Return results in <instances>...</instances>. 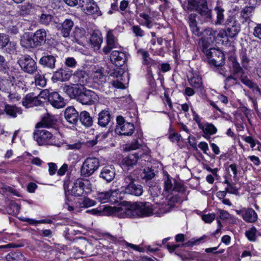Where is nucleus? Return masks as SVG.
I'll use <instances>...</instances> for the list:
<instances>
[{
    "label": "nucleus",
    "instance_id": "nucleus-1",
    "mask_svg": "<svg viewBox=\"0 0 261 261\" xmlns=\"http://www.w3.org/2000/svg\"><path fill=\"white\" fill-rule=\"evenodd\" d=\"M166 205H153L149 202L135 203L129 207L105 206L102 211H106L110 215H114L119 218L145 217L155 215L161 217L169 210Z\"/></svg>",
    "mask_w": 261,
    "mask_h": 261
},
{
    "label": "nucleus",
    "instance_id": "nucleus-2",
    "mask_svg": "<svg viewBox=\"0 0 261 261\" xmlns=\"http://www.w3.org/2000/svg\"><path fill=\"white\" fill-rule=\"evenodd\" d=\"M135 178L131 173L124 176L123 186L121 187V192L124 194L141 196L143 192V187L141 185L135 183Z\"/></svg>",
    "mask_w": 261,
    "mask_h": 261
},
{
    "label": "nucleus",
    "instance_id": "nucleus-3",
    "mask_svg": "<svg viewBox=\"0 0 261 261\" xmlns=\"http://www.w3.org/2000/svg\"><path fill=\"white\" fill-rule=\"evenodd\" d=\"M70 191L74 196H85L92 192V186L88 179L77 178L72 184Z\"/></svg>",
    "mask_w": 261,
    "mask_h": 261
},
{
    "label": "nucleus",
    "instance_id": "nucleus-4",
    "mask_svg": "<svg viewBox=\"0 0 261 261\" xmlns=\"http://www.w3.org/2000/svg\"><path fill=\"white\" fill-rule=\"evenodd\" d=\"M46 40V32L43 29L37 30L32 37L21 40L23 45L28 48H33L44 44Z\"/></svg>",
    "mask_w": 261,
    "mask_h": 261
},
{
    "label": "nucleus",
    "instance_id": "nucleus-5",
    "mask_svg": "<svg viewBox=\"0 0 261 261\" xmlns=\"http://www.w3.org/2000/svg\"><path fill=\"white\" fill-rule=\"evenodd\" d=\"M207 57L210 64L216 67L222 66L225 62V56L221 50L215 48L205 49L204 53Z\"/></svg>",
    "mask_w": 261,
    "mask_h": 261
},
{
    "label": "nucleus",
    "instance_id": "nucleus-6",
    "mask_svg": "<svg viewBox=\"0 0 261 261\" xmlns=\"http://www.w3.org/2000/svg\"><path fill=\"white\" fill-rule=\"evenodd\" d=\"M197 17L200 23H203L211 20L212 18V11L208 8L206 0H198L197 1Z\"/></svg>",
    "mask_w": 261,
    "mask_h": 261
},
{
    "label": "nucleus",
    "instance_id": "nucleus-7",
    "mask_svg": "<svg viewBox=\"0 0 261 261\" xmlns=\"http://www.w3.org/2000/svg\"><path fill=\"white\" fill-rule=\"evenodd\" d=\"M198 31L197 28V35H202L199 41V45L203 53H205V49L208 48L211 44L214 41L217 32L213 31L210 28L205 29L204 32L200 34L198 32Z\"/></svg>",
    "mask_w": 261,
    "mask_h": 261
},
{
    "label": "nucleus",
    "instance_id": "nucleus-8",
    "mask_svg": "<svg viewBox=\"0 0 261 261\" xmlns=\"http://www.w3.org/2000/svg\"><path fill=\"white\" fill-rule=\"evenodd\" d=\"M109 77L116 79L112 82V85L116 88H125V77L127 76V74L122 69L116 68L109 72Z\"/></svg>",
    "mask_w": 261,
    "mask_h": 261
},
{
    "label": "nucleus",
    "instance_id": "nucleus-9",
    "mask_svg": "<svg viewBox=\"0 0 261 261\" xmlns=\"http://www.w3.org/2000/svg\"><path fill=\"white\" fill-rule=\"evenodd\" d=\"M116 121V132L117 134L125 136H130L133 134L135 127L133 123L125 122L121 116L117 117Z\"/></svg>",
    "mask_w": 261,
    "mask_h": 261
},
{
    "label": "nucleus",
    "instance_id": "nucleus-10",
    "mask_svg": "<svg viewBox=\"0 0 261 261\" xmlns=\"http://www.w3.org/2000/svg\"><path fill=\"white\" fill-rule=\"evenodd\" d=\"M21 69L26 73L33 74L37 71V66L35 60L29 55H24L18 60Z\"/></svg>",
    "mask_w": 261,
    "mask_h": 261
},
{
    "label": "nucleus",
    "instance_id": "nucleus-11",
    "mask_svg": "<svg viewBox=\"0 0 261 261\" xmlns=\"http://www.w3.org/2000/svg\"><path fill=\"white\" fill-rule=\"evenodd\" d=\"M98 99L99 97L94 91L82 89L77 100L83 105H92L98 102Z\"/></svg>",
    "mask_w": 261,
    "mask_h": 261
},
{
    "label": "nucleus",
    "instance_id": "nucleus-12",
    "mask_svg": "<svg viewBox=\"0 0 261 261\" xmlns=\"http://www.w3.org/2000/svg\"><path fill=\"white\" fill-rule=\"evenodd\" d=\"M99 162L96 158H87L81 168L82 174L85 176L91 175L99 167Z\"/></svg>",
    "mask_w": 261,
    "mask_h": 261
},
{
    "label": "nucleus",
    "instance_id": "nucleus-13",
    "mask_svg": "<svg viewBox=\"0 0 261 261\" xmlns=\"http://www.w3.org/2000/svg\"><path fill=\"white\" fill-rule=\"evenodd\" d=\"M79 6L87 14L97 16L101 15L99 8L93 0H79Z\"/></svg>",
    "mask_w": 261,
    "mask_h": 261
},
{
    "label": "nucleus",
    "instance_id": "nucleus-14",
    "mask_svg": "<svg viewBox=\"0 0 261 261\" xmlns=\"http://www.w3.org/2000/svg\"><path fill=\"white\" fill-rule=\"evenodd\" d=\"M149 157L147 154H145L141 151L135 152L133 154H130L125 158L122 161V164L124 167H126L127 169L135 165L138 161H146V159Z\"/></svg>",
    "mask_w": 261,
    "mask_h": 261
},
{
    "label": "nucleus",
    "instance_id": "nucleus-15",
    "mask_svg": "<svg viewBox=\"0 0 261 261\" xmlns=\"http://www.w3.org/2000/svg\"><path fill=\"white\" fill-rule=\"evenodd\" d=\"M224 25L226 28L228 36L231 38L237 36L241 30L240 23L231 16L227 18Z\"/></svg>",
    "mask_w": 261,
    "mask_h": 261
},
{
    "label": "nucleus",
    "instance_id": "nucleus-16",
    "mask_svg": "<svg viewBox=\"0 0 261 261\" xmlns=\"http://www.w3.org/2000/svg\"><path fill=\"white\" fill-rule=\"evenodd\" d=\"M236 212L241 216L243 219L247 223H254L257 220V214L252 208L244 207L240 210H236Z\"/></svg>",
    "mask_w": 261,
    "mask_h": 261
},
{
    "label": "nucleus",
    "instance_id": "nucleus-17",
    "mask_svg": "<svg viewBox=\"0 0 261 261\" xmlns=\"http://www.w3.org/2000/svg\"><path fill=\"white\" fill-rule=\"evenodd\" d=\"M103 72L104 68L100 66L96 65L92 67L91 75L94 83L102 85L106 82V76Z\"/></svg>",
    "mask_w": 261,
    "mask_h": 261
},
{
    "label": "nucleus",
    "instance_id": "nucleus-18",
    "mask_svg": "<svg viewBox=\"0 0 261 261\" xmlns=\"http://www.w3.org/2000/svg\"><path fill=\"white\" fill-rule=\"evenodd\" d=\"M52 137V134L45 129H38L34 133V138L39 145L46 144Z\"/></svg>",
    "mask_w": 261,
    "mask_h": 261
},
{
    "label": "nucleus",
    "instance_id": "nucleus-19",
    "mask_svg": "<svg viewBox=\"0 0 261 261\" xmlns=\"http://www.w3.org/2000/svg\"><path fill=\"white\" fill-rule=\"evenodd\" d=\"M114 30H109L107 35V45L103 48V51L105 54H109L113 48L119 46L117 37L115 36Z\"/></svg>",
    "mask_w": 261,
    "mask_h": 261
},
{
    "label": "nucleus",
    "instance_id": "nucleus-20",
    "mask_svg": "<svg viewBox=\"0 0 261 261\" xmlns=\"http://www.w3.org/2000/svg\"><path fill=\"white\" fill-rule=\"evenodd\" d=\"M133 174L137 175L138 178L149 180L155 176L154 170L150 167H145L143 169H136L134 171Z\"/></svg>",
    "mask_w": 261,
    "mask_h": 261
},
{
    "label": "nucleus",
    "instance_id": "nucleus-21",
    "mask_svg": "<svg viewBox=\"0 0 261 261\" xmlns=\"http://www.w3.org/2000/svg\"><path fill=\"white\" fill-rule=\"evenodd\" d=\"M73 25L74 23L71 19H66L58 27V30L63 37L66 38L69 36Z\"/></svg>",
    "mask_w": 261,
    "mask_h": 261
},
{
    "label": "nucleus",
    "instance_id": "nucleus-22",
    "mask_svg": "<svg viewBox=\"0 0 261 261\" xmlns=\"http://www.w3.org/2000/svg\"><path fill=\"white\" fill-rule=\"evenodd\" d=\"M199 128L204 134L203 136L206 138L208 136L215 134L217 132V128L212 124L207 122L202 123L197 120Z\"/></svg>",
    "mask_w": 261,
    "mask_h": 261
},
{
    "label": "nucleus",
    "instance_id": "nucleus-23",
    "mask_svg": "<svg viewBox=\"0 0 261 261\" xmlns=\"http://www.w3.org/2000/svg\"><path fill=\"white\" fill-rule=\"evenodd\" d=\"M64 116L66 120L70 124H76L78 122L79 115L73 107L66 108L64 112Z\"/></svg>",
    "mask_w": 261,
    "mask_h": 261
},
{
    "label": "nucleus",
    "instance_id": "nucleus-24",
    "mask_svg": "<svg viewBox=\"0 0 261 261\" xmlns=\"http://www.w3.org/2000/svg\"><path fill=\"white\" fill-rule=\"evenodd\" d=\"M82 89L83 87L82 86L76 84L66 85L63 87V91L70 98H77Z\"/></svg>",
    "mask_w": 261,
    "mask_h": 261
},
{
    "label": "nucleus",
    "instance_id": "nucleus-25",
    "mask_svg": "<svg viewBox=\"0 0 261 261\" xmlns=\"http://www.w3.org/2000/svg\"><path fill=\"white\" fill-rule=\"evenodd\" d=\"M110 59L116 66H121L125 62V54L122 51L114 50L111 54Z\"/></svg>",
    "mask_w": 261,
    "mask_h": 261
},
{
    "label": "nucleus",
    "instance_id": "nucleus-26",
    "mask_svg": "<svg viewBox=\"0 0 261 261\" xmlns=\"http://www.w3.org/2000/svg\"><path fill=\"white\" fill-rule=\"evenodd\" d=\"M100 176L108 182L113 180L115 176V170L114 166L109 165L104 167L100 172Z\"/></svg>",
    "mask_w": 261,
    "mask_h": 261
},
{
    "label": "nucleus",
    "instance_id": "nucleus-27",
    "mask_svg": "<svg viewBox=\"0 0 261 261\" xmlns=\"http://www.w3.org/2000/svg\"><path fill=\"white\" fill-rule=\"evenodd\" d=\"M72 36L77 43L82 44L87 40L88 33L84 29L76 27L72 33Z\"/></svg>",
    "mask_w": 261,
    "mask_h": 261
},
{
    "label": "nucleus",
    "instance_id": "nucleus-28",
    "mask_svg": "<svg viewBox=\"0 0 261 261\" xmlns=\"http://www.w3.org/2000/svg\"><path fill=\"white\" fill-rule=\"evenodd\" d=\"M49 101L54 107L57 109L62 108L65 106L63 98L56 92L51 93Z\"/></svg>",
    "mask_w": 261,
    "mask_h": 261
},
{
    "label": "nucleus",
    "instance_id": "nucleus-29",
    "mask_svg": "<svg viewBox=\"0 0 261 261\" xmlns=\"http://www.w3.org/2000/svg\"><path fill=\"white\" fill-rule=\"evenodd\" d=\"M56 123V119L55 116L47 113L42 118L41 121L37 124L36 127L38 128H40L42 126L46 127H51Z\"/></svg>",
    "mask_w": 261,
    "mask_h": 261
},
{
    "label": "nucleus",
    "instance_id": "nucleus-30",
    "mask_svg": "<svg viewBox=\"0 0 261 261\" xmlns=\"http://www.w3.org/2000/svg\"><path fill=\"white\" fill-rule=\"evenodd\" d=\"M73 78L76 84L82 87L87 83L88 74L84 70H77L73 75Z\"/></svg>",
    "mask_w": 261,
    "mask_h": 261
},
{
    "label": "nucleus",
    "instance_id": "nucleus-31",
    "mask_svg": "<svg viewBox=\"0 0 261 261\" xmlns=\"http://www.w3.org/2000/svg\"><path fill=\"white\" fill-rule=\"evenodd\" d=\"M111 120V116L108 111H102L98 115V124L101 127H106Z\"/></svg>",
    "mask_w": 261,
    "mask_h": 261
},
{
    "label": "nucleus",
    "instance_id": "nucleus-32",
    "mask_svg": "<svg viewBox=\"0 0 261 261\" xmlns=\"http://www.w3.org/2000/svg\"><path fill=\"white\" fill-rule=\"evenodd\" d=\"M56 62L55 57L52 55H46L43 56L40 59L39 63L44 67L54 69L55 67Z\"/></svg>",
    "mask_w": 261,
    "mask_h": 261
},
{
    "label": "nucleus",
    "instance_id": "nucleus-33",
    "mask_svg": "<svg viewBox=\"0 0 261 261\" xmlns=\"http://www.w3.org/2000/svg\"><path fill=\"white\" fill-rule=\"evenodd\" d=\"M233 75H230L226 77V81L229 82L230 80L237 81V77H236L237 75H242L243 73V70L240 66V64L235 60L232 61V63Z\"/></svg>",
    "mask_w": 261,
    "mask_h": 261
},
{
    "label": "nucleus",
    "instance_id": "nucleus-34",
    "mask_svg": "<svg viewBox=\"0 0 261 261\" xmlns=\"http://www.w3.org/2000/svg\"><path fill=\"white\" fill-rule=\"evenodd\" d=\"M90 42L94 50H98L102 42V38L99 33L94 32L90 38Z\"/></svg>",
    "mask_w": 261,
    "mask_h": 261
},
{
    "label": "nucleus",
    "instance_id": "nucleus-35",
    "mask_svg": "<svg viewBox=\"0 0 261 261\" xmlns=\"http://www.w3.org/2000/svg\"><path fill=\"white\" fill-rule=\"evenodd\" d=\"M79 120L83 125L86 127L91 126L93 122L92 117L87 111H83L80 113Z\"/></svg>",
    "mask_w": 261,
    "mask_h": 261
},
{
    "label": "nucleus",
    "instance_id": "nucleus-36",
    "mask_svg": "<svg viewBox=\"0 0 261 261\" xmlns=\"http://www.w3.org/2000/svg\"><path fill=\"white\" fill-rule=\"evenodd\" d=\"M4 111L7 115L13 118L16 117L18 114L20 115L22 113L20 108L9 105H5Z\"/></svg>",
    "mask_w": 261,
    "mask_h": 261
},
{
    "label": "nucleus",
    "instance_id": "nucleus-37",
    "mask_svg": "<svg viewBox=\"0 0 261 261\" xmlns=\"http://www.w3.org/2000/svg\"><path fill=\"white\" fill-rule=\"evenodd\" d=\"M71 73L63 69H60L54 73L53 78L57 81H65L69 80Z\"/></svg>",
    "mask_w": 261,
    "mask_h": 261
},
{
    "label": "nucleus",
    "instance_id": "nucleus-38",
    "mask_svg": "<svg viewBox=\"0 0 261 261\" xmlns=\"http://www.w3.org/2000/svg\"><path fill=\"white\" fill-rule=\"evenodd\" d=\"M253 11V7H246L241 10L240 18L242 19V22L243 23L250 20V17L252 16Z\"/></svg>",
    "mask_w": 261,
    "mask_h": 261
},
{
    "label": "nucleus",
    "instance_id": "nucleus-39",
    "mask_svg": "<svg viewBox=\"0 0 261 261\" xmlns=\"http://www.w3.org/2000/svg\"><path fill=\"white\" fill-rule=\"evenodd\" d=\"M138 54L142 56L143 59L142 63L144 65H152L155 64V61L149 57V54L148 51L143 49H139L138 51Z\"/></svg>",
    "mask_w": 261,
    "mask_h": 261
},
{
    "label": "nucleus",
    "instance_id": "nucleus-40",
    "mask_svg": "<svg viewBox=\"0 0 261 261\" xmlns=\"http://www.w3.org/2000/svg\"><path fill=\"white\" fill-rule=\"evenodd\" d=\"M215 11L217 14V20L216 21V24L224 25V9L220 7L217 6L215 8Z\"/></svg>",
    "mask_w": 261,
    "mask_h": 261
},
{
    "label": "nucleus",
    "instance_id": "nucleus-41",
    "mask_svg": "<svg viewBox=\"0 0 261 261\" xmlns=\"http://www.w3.org/2000/svg\"><path fill=\"white\" fill-rule=\"evenodd\" d=\"M13 85L11 81L8 80H2L0 81V90L9 94L11 91V88Z\"/></svg>",
    "mask_w": 261,
    "mask_h": 261
},
{
    "label": "nucleus",
    "instance_id": "nucleus-42",
    "mask_svg": "<svg viewBox=\"0 0 261 261\" xmlns=\"http://www.w3.org/2000/svg\"><path fill=\"white\" fill-rule=\"evenodd\" d=\"M241 81L242 83H243L244 85H245L249 88L253 89V90L260 93V91L258 87L256 85V84L254 83L247 76H244L242 75H241Z\"/></svg>",
    "mask_w": 261,
    "mask_h": 261
},
{
    "label": "nucleus",
    "instance_id": "nucleus-43",
    "mask_svg": "<svg viewBox=\"0 0 261 261\" xmlns=\"http://www.w3.org/2000/svg\"><path fill=\"white\" fill-rule=\"evenodd\" d=\"M113 192L111 191L99 192L97 194L96 197L99 202L105 203L108 201L109 198L112 196Z\"/></svg>",
    "mask_w": 261,
    "mask_h": 261
},
{
    "label": "nucleus",
    "instance_id": "nucleus-44",
    "mask_svg": "<svg viewBox=\"0 0 261 261\" xmlns=\"http://www.w3.org/2000/svg\"><path fill=\"white\" fill-rule=\"evenodd\" d=\"M34 95V93L28 94L22 101V105L26 108L32 107Z\"/></svg>",
    "mask_w": 261,
    "mask_h": 261
},
{
    "label": "nucleus",
    "instance_id": "nucleus-45",
    "mask_svg": "<svg viewBox=\"0 0 261 261\" xmlns=\"http://www.w3.org/2000/svg\"><path fill=\"white\" fill-rule=\"evenodd\" d=\"M54 19L53 16L50 14H42L40 16V22L45 25H49Z\"/></svg>",
    "mask_w": 261,
    "mask_h": 261
},
{
    "label": "nucleus",
    "instance_id": "nucleus-46",
    "mask_svg": "<svg viewBox=\"0 0 261 261\" xmlns=\"http://www.w3.org/2000/svg\"><path fill=\"white\" fill-rule=\"evenodd\" d=\"M35 83L37 86H39L40 87H44L46 84V80L44 78V76L43 74L38 72L36 74L35 76Z\"/></svg>",
    "mask_w": 261,
    "mask_h": 261
},
{
    "label": "nucleus",
    "instance_id": "nucleus-47",
    "mask_svg": "<svg viewBox=\"0 0 261 261\" xmlns=\"http://www.w3.org/2000/svg\"><path fill=\"white\" fill-rule=\"evenodd\" d=\"M256 231L257 230L256 228L255 227H252L245 232V235L249 241L254 242L256 240Z\"/></svg>",
    "mask_w": 261,
    "mask_h": 261
},
{
    "label": "nucleus",
    "instance_id": "nucleus-48",
    "mask_svg": "<svg viewBox=\"0 0 261 261\" xmlns=\"http://www.w3.org/2000/svg\"><path fill=\"white\" fill-rule=\"evenodd\" d=\"M172 181L173 179L168 176L164 181L165 190L168 193L171 192L174 190V182H172Z\"/></svg>",
    "mask_w": 261,
    "mask_h": 261
},
{
    "label": "nucleus",
    "instance_id": "nucleus-49",
    "mask_svg": "<svg viewBox=\"0 0 261 261\" xmlns=\"http://www.w3.org/2000/svg\"><path fill=\"white\" fill-rule=\"evenodd\" d=\"M10 39L8 35L0 33V48H4L7 46L9 43Z\"/></svg>",
    "mask_w": 261,
    "mask_h": 261
},
{
    "label": "nucleus",
    "instance_id": "nucleus-50",
    "mask_svg": "<svg viewBox=\"0 0 261 261\" xmlns=\"http://www.w3.org/2000/svg\"><path fill=\"white\" fill-rule=\"evenodd\" d=\"M189 24L193 33L196 31V14L192 13L189 16Z\"/></svg>",
    "mask_w": 261,
    "mask_h": 261
},
{
    "label": "nucleus",
    "instance_id": "nucleus-51",
    "mask_svg": "<svg viewBox=\"0 0 261 261\" xmlns=\"http://www.w3.org/2000/svg\"><path fill=\"white\" fill-rule=\"evenodd\" d=\"M33 9L32 5L29 4L22 6L19 13L20 15L25 16L33 12Z\"/></svg>",
    "mask_w": 261,
    "mask_h": 261
},
{
    "label": "nucleus",
    "instance_id": "nucleus-52",
    "mask_svg": "<svg viewBox=\"0 0 261 261\" xmlns=\"http://www.w3.org/2000/svg\"><path fill=\"white\" fill-rule=\"evenodd\" d=\"M149 191L152 197H158L161 194V188L158 186L150 187Z\"/></svg>",
    "mask_w": 261,
    "mask_h": 261
},
{
    "label": "nucleus",
    "instance_id": "nucleus-53",
    "mask_svg": "<svg viewBox=\"0 0 261 261\" xmlns=\"http://www.w3.org/2000/svg\"><path fill=\"white\" fill-rule=\"evenodd\" d=\"M201 96H204L205 93V90L202 86L201 77L197 75V92Z\"/></svg>",
    "mask_w": 261,
    "mask_h": 261
},
{
    "label": "nucleus",
    "instance_id": "nucleus-54",
    "mask_svg": "<svg viewBox=\"0 0 261 261\" xmlns=\"http://www.w3.org/2000/svg\"><path fill=\"white\" fill-rule=\"evenodd\" d=\"M216 218V215L214 213L201 215L202 220L205 223H211Z\"/></svg>",
    "mask_w": 261,
    "mask_h": 261
},
{
    "label": "nucleus",
    "instance_id": "nucleus-55",
    "mask_svg": "<svg viewBox=\"0 0 261 261\" xmlns=\"http://www.w3.org/2000/svg\"><path fill=\"white\" fill-rule=\"evenodd\" d=\"M21 254L18 252H11L6 256L7 261H18L19 256Z\"/></svg>",
    "mask_w": 261,
    "mask_h": 261
},
{
    "label": "nucleus",
    "instance_id": "nucleus-56",
    "mask_svg": "<svg viewBox=\"0 0 261 261\" xmlns=\"http://www.w3.org/2000/svg\"><path fill=\"white\" fill-rule=\"evenodd\" d=\"M174 182V190L173 191L184 192L185 191V188L184 186L179 182L176 181L175 179H173Z\"/></svg>",
    "mask_w": 261,
    "mask_h": 261
},
{
    "label": "nucleus",
    "instance_id": "nucleus-57",
    "mask_svg": "<svg viewBox=\"0 0 261 261\" xmlns=\"http://www.w3.org/2000/svg\"><path fill=\"white\" fill-rule=\"evenodd\" d=\"M132 31L136 36L142 37L144 35V32L139 25L133 26Z\"/></svg>",
    "mask_w": 261,
    "mask_h": 261
},
{
    "label": "nucleus",
    "instance_id": "nucleus-58",
    "mask_svg": "<svg viewBox=\"0 0 261 261\" xmlns=\"http://www.w3.org/2000/svg\"><path fill=\"white\" fill-rule=\"evenodd\" d=\"M16 44L13 42H9V43L7 45L6 52L9 54H13L16 51Z\"/></svg>",
    "mask_w": 261,
    "mask_h": 261
},
{
    "label": "nucleus",
    "instance_id": "nucleus-59",
    "mask_svg": "<svg viewBox=\"0 0 261 261\" xmlns=\"http://www.w3.org/2000/svg\"><path fill=\"white\" fill-rule=\"evenodd\" d=\"M241 60V63L244 68H247L249 62V59L247 57V55L246 53H242L240 55Z\"/></svg>",
    "mask_w": 261,
    "mask_h": 261
},
{
    "label": "nucleus",
    "instance_id": "nucleus-60",
    "mask_svg": "<svg viewBox=\"0 0 261 261\" xmlns=\"http://www.w3.org/2000/svg\"><path fill=\"white\" fill-rule=\"evenodd\" d=\"M51 95V93H50L47 89H44L42 90L39 94L38 95V97L41 98H43L44 99H48V100H49V97Z\"/></svg>",
    "mask_w": 261,
    "mask_h": 261
},
{
    "label": "nucleus",
    "instance_id": "nucleus-61",
    "mask_svg": "<svg viewBox=\"0 0 261 261\" xmlns=\"http://www.w3.org/2000/svg\"><path fill=\"white\" fill-rule=\"evenodd\" d=\"M65 64L67 66L72 68L75 66L76 62L73 58L69 57L66 59Z\"/></svg>",
    "mask_w": 261,
    "mask_h": 261
},
{
    "label": "nucleus",
    "instance_id": "nucleus-62",
    "mask_svg": "<svg viewBox=\"0 0 261 261\" xmlns=\"http://www.w3.org/2000/svg\"><path fill=\"white\" fill-rule=\"evenodd\" d=\"M8 98L11 101H19L21 99V96L20 95L15 93H11L10 92L8 95Z\"/></svg>",
    "mask_w": 261,
    "mask_h": 261
},
{
    "label": "nucleus",
    "instance_id": "nucleus-63",
    "mask_svg": "<svg viewBox=\"0 0 261 261\" xmlns=\"http://www.w3.org/2000/svg\"><path fill=\"white\" fill-rule=\"evenodd\" d=\"M83 206L85 207L93 206L95 204L94 200L89 198H85L83 201Z\"/></svg>",
    "mask_w": 261,
    "mask_h": 261
},
{
    "label": "nucleus",
    "instance_id": "nucleus-64",
    "mask_svg": "<svg viewBox=\"0 0 261 261\" xmlns=\"http://www.w3.org/2000/svg\"><path fill=\"white\" fill-rule=\"evenodd\" d=\"M253 35L255 37L261 39V23L257 24L254 28Z\"/></svg>",
    "mask_w": 261,
    "mask_h": 261
}]
</instances>
